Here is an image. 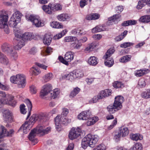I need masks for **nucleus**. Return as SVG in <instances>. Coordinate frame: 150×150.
Instances as JSON below:
<instances>
[{
  "label": "nucleus",
  "mask_w": 150,
  "mask_h": 150,
  "mask_svg": "<svg viewBox=\"0 0 150 150\" xmlns=\"http://www.w3.org/2000/svg\"><path fill=\"white\" fill-rule=\"evenodd\" d=\"M75 41L76 42H78V40H77V38L75 37H72L71 36L66 37V42H73Z\"/></svg>",
  "instance_id": "50"
},
{
  "label": "nucleus",
  "mask_w": 150,
  "mask_h": 150,
  "mask_svg": "<svg viewBox=\"0 0 150 150\" xmlns=\"http://www.w3.org/2000/svg\"><path fill=\"white\" fill-rule=\"evenodd\" d=\"M121 16L120 14H116L112 17L108 18V22L109 23L112 22H115L117 21V20L119 19Z\"/></svg>",
  "instance_id": "35"
},
{
  "label": "nucleus",
  "mask_w": 150,
  "mask_h": 150,
  "mask_svg": "<svg viewBox=\"0 0 150 150\" xmlns=\"http://www.w3.org/2000/svg\"><path fill=\"white\" fill-rule=\"evenodd\" d=\"M35 119L36 121H41L44 118H45V115L42 114H35Z\"/></svg>",
  "instance_id": "52"
},
{
  "label": "nucleus",
  "mask_w": 150,
  "mask_h": 150,
  "mask_svg": "<svg viewBox=\"0 0 150 150\" xmlns=\"http://www.w3.org/2000/svg\"><path fill=\"white\" fill-rule=\"evenodd\" d=\"M42 8L47 14H51L52 13V11H55L62 10V6L59 4L49 3L48 5H43L42 6Z\"/></svg>",
  "instance_id": "6"
},
{
  "label": "nucleus",
  "mask_w": 150,
  "mask_h": 150,
  "mask_svg": "<svg viewBox=\"0 0 150 150\" xmlns=\"http://www.w3.org/2000/svg\"><path fill=\"white\" fill-rule=\"evenodd\" d=\"M98 140V137L97 136H93L91 134H88L82 139L81 146L84 149H86L88 146L93 147Z\"/></svg>",
  "instance_id": "2"
},
{
  "label": "nucleus",
  "mask_w": 150,
  "mask_h": 150,
  "mask_svg": "<svg viewBox=\"0 0 150 150\" xmlns=\"http://www.w3.org/2000/svg\"><path fill=\"white\" fill-rule=\"evenodd\" d=\"M0 62L6 65H8L9 63L8 60L6 57L3 54L0 57Z\"/></svg>",
  "instance_id": "31"
},
{
  "label": "nucleus",
  "mask_w": 150,
  "mask_h": 150,
  "mask_svg": "<svg viewBox=\"0 0 150 150\" xmlns=\"http://www.w3.org/2000/svg\"><path fill=\"white\" fill-rule=\"evenodd\" d=\"M141 96L142 98H150V89H147L142 92Z\"/></svg>",
  "instance_id": "42"
},
{
  "label": "nucleus",
  "mask_w": 150,
  "mask_h": 150,
  "mask_svg": "<svg viewBox=\"0 0 150 150\" xmlns=\"http://www.w3.org/2000/svg\"><path fill=\"white\" fill-rule=\"evenodd\" d=\"M113 86L115 88H122L124 87V85L121 82L116 81L113 83Z\"/></svg>",
  "instance_id": "43"
},
{
  "label": "nucleus",
  "mask_w": 150,
  "mask_h": 150,
  "mask_svg": "<svg viewBox=\"0 0 150 150\" xmlns=\"http://www.w3.org/2000/svg\"><path fill=\"white\" fill-rule=\"evenodd\" d=\"M137 23L136 21L134 20H130L124 21L121 24L122 26H127L130 25H134Z\"/></svg>",
  "instance_id": "28"
},
{
  "label": "nucleus",
  "mask_w": 150,
  "mask_h": 150,
  "mask_svg": "<svg viewBox=\"0 0 150 150\" xmlns=\"http://www.w3.org/2000/svg\"><path fill=\"white\" fill-rule=\"evenodd\" d=\"M87 120L86 124L88 126H90L93 125L98 120V118L97 117H94L90 118L89 117Z\"/></svg>",
  "instance_id": "21"
},
{
  "label": "nucleus",
  "mask_w": 150,
  "mask_h": 150,
  "mask_svg": "<svg viewBox=\"0 0 150 150\" xmlns=\"http://www.w3.org/2000/svg\"><path fill=\"white\" fill-rule=\"evenodd\" d=\"M0 138H2L4 136L11 137L13 134L14 130L11 129L9 131H7L5 127L2 125H0Z\"/></svg>",
  "instance_id": "12"
},
{
  "label": "nucleus",
  "mask_w": 150,
  "mask_h": 150,
  "mask_svg": "<svg viewBox=\"0 0 150 150\" xmlns=\"http://www.w3.org/2000/svg\"><path fill=\"white\" fill-rule=\"evenodd\" d=\"M28 21H30L34 24L36 27H40L44 25V23L41 21L39 17L30 15L29 17Z\"/></svg>",
  "instance_id": "13"
},
{
  "label": "nucleus",
  "mask_w": 150,
  "mask_h": 150,
  "mask_svg": "<svg viewBox=\"0 0 150 150\" xmlns=\"http://www.w3.org/2000/svg\"><path fill=\"white\" fill-rule=\"evenodd\" d=\"M20 74H18L16 76H11L10 78V80L11 82L12 83L16 84L18 80V76H20Z\"/></svg>",
  "instance_id": "46"
},
{
  "label": "nucleus",
  "mask_w": 150,
  "mask_h": 150,
  "mask_svg": "<svg viewBox=\"0 0 150 150\" xmlns=\"http://www.w3.org/2000/svg\"><path fill=\"white\" fill-rule=\"evenodd\" d=\"M8 19V16H4L3 18L0 19V28L4 29V32L7 34L9 33L7 22Z\"/></svg>",
  "instance_id": "11"
},
{
  "label": "nucleus",
  "mask_w": 150,
  "mask_h": 150,
  "mask_svg": "<svg viewBox=\"0 0 150 150\" xmlns=\"http://www.w3.org/2000/svg\"><path fill=\"white\" fill-rule=\"evenodd\" d=\"M44 126L38 125L35 128L32 130L28 136V138L31 141L33 145H35L38 142V139L35 137L36 134L43 132Z\"/></svg>",
  "instance_id": "4"
},
{
  "label": "nucleus",
  "mask_w": 150,
  "mask_h": 150,
  "mask_svg": "<svg viewBox=\"0 0 150 150\" xmlns=\"http://www.w3.org/2000/svg\"><path fill=\"white\" fill-rule=\"evenodd\" d=\"M119 131L122 137H125L127 136L129 133L128 129L126 127H121L119 129Z\"/></svg>",
  "instance_id": "22"
},
{
  "label": "nucleus",
  "mask_w": 150,
  "mask_h": 150,
  "mask_svg": "<svg viewBox=\"0 0 150 150\" xmlns=\"http://www.w3.org/2000/svg\"><path fill=\"white\" fill-rule=\"evenodd\" d=\"M16 36L18 38L17 39V44L14 47L15 50H19L25 45V41L30 40L33 39V34L31 33H25L23 35L15 33Z\"/></svg>",
  "instance_id": "1"
},
{
  "label": "nucleus",
  "mask_w": 150,
  "mask_h": 150,
  "mask_svg": "<svg viewBox=\"0 0 150 150\" xmlns=\"http://www.w3.org/2000/svg\"><path fill=\"white\" fill-rule=\"evenodd\" d=\"M93 46V43H92L89 44L85 49L84 52L86 53L90 52L94 48Z\"/></svg>",
  "instance_id": "48"
},
{
  "label": "nucleus",
  "mask_w": 150,
  "mask_h": 150,
  "mask_svg": "<svg viewBox=\"0 0 150 150\" xmlns=\"http://www.w3.org/2000/svg\"><path fill=\"white\" fill-rule=\"evenodd\" d=\"M143 147L141 143H137L131 148L129 150H142Z\"/></svg>",
  "instance_id": "40"
},
{
  "label": "nucleus",
  "mask_w": 150,
  "mask_h": 150,
  "mask_svg": "<svg viewBox=\"0 0 150 150\" xmlns=\"http://www.w3.org/2000/svg\"><path fill=\"white\" fill-rule=\"evenodd\" d=\"M25 105L23 104H21L20 106L21 113L24 114H25L26 112V110L25 108Z\"/></svg>",
  "instance_id": "58"
},
{
  "label": "nucleus",
  "mask_w": 150,
  "mask_h": 150,
  "mask_svg": "<svg viewBox=\"0 0 150 150\" xmlns=\"http://www.w3.org/2000/svg\"><path fill=\"white\" fill-rule=\"evenodd\" d=\"M59 91L58 88H56L53 90L52 93H51V96L52 98L54 99L57 98L59 94Z\"/></svg>",
  "instance_id": "45"
},
{
  "label": "nucleus",
  "mask_w": 150,
  "mask_h": 150,
  "mask_svg": "<svg viewBox=\"0 0 150 150\" xmlns=\"http://www.w3.org/2000/svg\"><path fill=\"white\" fill-rule=\"evenodd\" d=\"M50 25L53 28H63V26L59 22L53 21L50 23Z\"/></svg>",
  "instance_id": "33"
},
{
  "label": "nucleus",
  "mask_w": 150,
  "mask_h": 150,
  "mask_svg": "<svg viewBox=\"0 0 150 150\" xmlns=\"http://www.w3.org/2000/svg\"><path fill=\"white\" fill-rule=\"evenodd\" d=\"M88 62L89 64L91 65L95 66L98 63L97 58L94 56L91 57L88 60Z\"/></svg>",
  "instance_id": "29"
},
{
  "label": "nucleus",
  "mask_w": 150,
  "mask_h": 150,
  "mask_svg": "<svg viewBox=\"0 0 150 150\" xmlns=\"http://www.w3.org/2000/svg\"><path fill=\"white\" fill-rule=\"evenodd\" d=\"M132 56L130 55H126L122 57L120 59V62L126 63L130 61Z\"/></svg>",
  "instance_id": "36"
},
{
  "label": "nucleus",
  "mask_w": 150,
  "mask_h": 150,
  "mask_svg": "<svg viewBox=\"0 0 150 150\" xmlns=\"http://www.w3.org/2000/svg\"><path fill=\"white\" fill-rule=\"evenodd\" d=\"M80 91V89L78 87L74 88L73 90L71 92L70 96L72 98L74 97Z\"/></svg>",
  "instance_id": "39"
},
{
  "label": "nucleus",
  "mask_w": 150,
  "mask_h": 150,
  "mask_svg": "<svg viewBox=\"0 0 150 150\" xmlns=\"http://www.w3.org/2000/svg\"><path fill=\"white\" fill-rule=\"evenodd\" d=\"M130 137L132 140L137 141L138 140H141L143 139V136L139 134H132L130 135Z\"/></svg>",
  "instance_id": "32"
},
{
  "label": "nucleus",
  "mask_w": 150,
  "mask_h": 150,
  "mask_svg": "<svg viewBox=\"0 0 150 150\" xmlns=\"http://www.w3.org/2000/svg\"><path fill=\"white\" fill-rule=\"evenodd\" d=\"M139 21L142 23H149L150 22V16L149 15L142 16L139 18Z\"/></svg>",
  "instance_id": "30"
},
{
  "label": "nucleus",
  "mask_w": 150,
  "mask_h": 150,
  "mask_svg": "<svg viewBox=\"0 0 150 150\" xmlns=\"http://www.w3.org/2000/svg\"><path fill=\"white\" fill-rule=\"evenodd\" d=\"M124 100V98L122 96H119L115 97V100L114 101H116L117 102H118V103L122 104Z\"/></svg>",
  "instance_id": "51"
},
{
  "label": "nucleus",
  "mask_w": 150,
  "mask_h": 150,
  "mask_svg": "<svg viewBox=\"0 0 150 150\" xmlns=\"http://www.w3.org/2000/svg\"><path fill=\"white\" fill-rule=\"evenodd\" d=\"M117 124V119L115 118L112 121L111 125L109 126L108 128V129L111 130Z\"/></svg>",
  "instance_id": "55"
},
{
  "label": "nucleus",
  "mask_w": 150,
  "mask_h": 150,
  "mask_svg": "<svg viewBox=\"0 0 150 150\" xmlns=\"http://www.w3.org/2000/svg\"><path fill=\"white\" fill-rule=\"evenodd\" d=\"M81 130L80 128H72L69 132V138L71 140L76 139L81 135Z\"/></svg>",
  "instance_id": "10"
},
{
  "label": "nucleus",
  "mask_w": 150,
  "mask_h": 150,
  "mask_svg": "<svg viewBox=\"0 0 150 150\" xmlns=\"http://www.w3.org/2000/svg\"><path fill=\"white\" fill-rule=\"evenodd\" d=\"M100 17V15L98 13H92L88 16L86 18L88 20H96L98 19Z\"/></svg>",
  "instance_id": "27"
},
{
  "label": "nucleus",
  "mask_w": 150,
  "mask_h": 150,
  "mask_svg": "<svg viewBox=\"0 0 150 150\" xmlns=\"http://www.w3.org/2000/svg\"><path fill=\"white\" fill-rule=\"evenodd\" d=\"M105 146L103 144H100L93 149V150H105Z\"/></svg>",
  "instance_id": "57"
},
{
  "label": "nucleus",
  "mask_w": 150,
  "mask_h": 150,
  "mask_svg": "<svg viewBox=\"0 0 150 150\" xmlns=\"http://www.w3.org/2000/svg\"><path fill=\"white\" fill-rule=\"evenodd\" d=\"M146 71L145 70L140 69L137 70L135 71V75L138 77L142 76L144 74H145Z\"/></svg>",
  "instance_id": "41"
},
{
  "label": "nucleus",
  "mask_w": 150,
  "mask_h": 150,
  "mask_svg": "<svg viewBox=\"0 0 150 150\" xmlns=\"http://www.w3.org/2000/svg\"><path fill=\"white\" fill-rule=\"evenodd\" d=\"M3 116L4 120L6 122H11L13 121L12 114L8 110H6L4 111Z\"/></svg>",
  "instance_id": "18"
},
{
  "label": "nucleus",
  "mask_w": 150,
  "mask_h": 150,
  "mask_svg": "<svg viewBox=\"0 0 150 150\" xmlns=\"http://www.w3.org/2000/svg\"><path fill=\"white\" fill-rule=\"evenodd\" d=\"M91 115L89 110L82 112L78 115V119L80 120H86Z\"/></svg>",
  "instance_id": "16"
},
{
  "label": "nucleus",
  "mask_w": 150,
  "mask_h": 150,
  "mask_svg": "<svg viewBox=\"0 0 150 150\" xmlns=\"http://www.w3.org/2000/svg\"><path fill=\"white\" fill-rule=\"evenodd\" d=\"M73 71L75 78L81 77L84 75L82 71L79 69H76Z\"/></svg>",
  "instance_id": "38"
},
{
  "label": "nucleus",
  "mask_w": 150,
  "mask_h": 150,
  "mask_svg": "<svg viewBox=\"0 0 150 150\" xmlns=\"http://www.w3.org/2000/svg\"><path fill=\"white\" fill-rule=\"evenodd\" d=\"M30 90L32 94L36 93L37 91V89L36 87L34 85H32L30 87Z\"/></svg>",
  "instance_id": "61"
},
{
  "label": "nucleus",
  "mask_w": 150,
  "mask_h": 150,
  "mask_svg": "<svg viewBox=\"0 0 150 150\" xmlns=\"http://www.w3.org/2000/svg\"><path fill=\"white\" fill-rule=\"evenodd\" d=\"M88 0H81L80 2V4L81 8H83L87 4Z\"/></svg>",
  "instance_id": "62"
},
{
  "label": "nucleus",
  "mask_w": 150,
  "mask_h": 150,
  "mask_svg": "<svg viewBox=\"0 0 150 150\" xmlns=\"http://www.w3.org/2000/svg\"><path fill=\"white\" fill-rule=\"evenodd\" d=\"M111 94V90L109 89H106L101 91L99 95L102 97V99L103 97H105L109 96Z\"/></svg>",
  "instance_id": "20"
},
{
  "label": "nucleus",
  "mask_w": 150,
  "mask_h": 150,
  "mask_svg": "<svg viewBox=\"0 0 150 150\" xmlns=\"http://www.w3.org/2000/svg\"><path fill=\"white\" fill-rule=\"evenodd\" d=\"M122 107V105L118 102L114 101L113 105L111 104L107 107V110L110 114H113L115 112L121 109Z\"/></svg>",
  "instance_id": "9"
},
{
  "label": "nucleus",
  "mask_w": 150,
  "mask_h": 150,
  "mask_svg": "<svg viewBox=\"0 0 150 150\" xmlns=\"http://www.w3.org/2000/svg\"><path fill=\"white\" fill-rule=\"evenodd\" d=\"M21 13L19 11H16L12 15L8 22V25L11 27L15 28L21 20Z\"/></svg>",
  "instance_id": "7"
},
{
  "label": "nucleus",
  "mask_w": 150,
  "mask_h": 150,
  "mask_svg": "<svg viewBox=\"0 0 150 150\" xmlns=\"http://www.w3.org/2000/svg\"><path fill=\"white\" fill-rule=\"evenodd\" d=\"M53 74L51 73H49L45 75L42 77V81L44 82H47L51 80L53 78Z\"/></svg>",
  "instance_id": "25"
},
{
  "label": "nucleus",
  "mask_w": 150,
  "mask_h": 150,
  "mask_svg": "<svg viewBox=\"0 0 150 150\" xmlns=\"http://www.w3.org/2000/svg\"><path fill=\"white\" fill-rule=\"evenodd\" d=\"M74 53L70 51L66 52V65H68V62H71L74 58Z\"/></svg>",
  "instance_id": "24"
},
{
  "label": "nucleus",
  "mask_w": 150,
  "mask_h": 150,
  "mask_svg": "<svg viewBox=\"0 0 150 150\" xmlns=\"http://www.w3.org/2000/svg\"><path fill=\"white\" fill-rule=\"evenodd\" d=\"M78 34L79 35H85L86 33V32L83 29L78 28Z\"/></svg>",
  "instance_id": "63"
},
{
  "label": "nucleus",
  "mask_w": 150,
  "mask_h": 150,
  "mask_svg": "<svg viewBox=\"0 0 150 150\" xmlns=\"http://www.w3.org/2000/svg\"><path fill=\"white\" fill-rule=\"evenodd\" d=\"M25 103L27 105L28 111V115L26 118V119H27L31 115V111L32 109V105L31 102L28 99H25Z\"/></svg>",
  "instance_id": "19"
},
{
  "label": "nucleus",
  "mask_w": 150,
  "mask_h": 150,
  "mask_svg": "<svg viewBox=\"0 0 150 150\" xmlns=\"http://www.w3.org/2000/svg\"><path fill=\"white\" fill-rule=\"evenodd\" d=\"M64 108V111L61 116L57 115L54 118L56 128L58 131H61L63 126H65L66 123V110Z\"/></svg>",
  "instance_id": "3"
},
{
  "label": "nucleus",
  "mask_w": 150,
  "mask_h": 150,
  "mask_svg": "<svg viewBox=\"0 0 150 150\" xmlns=\"http://www.w3.org/2000/svg\"><path fill=\"white\" fill-rule=\"evenodd\" d=\"M65 33H66V30H64L63 32H61L60 33L54 36V39H60L62 38L64 35L65 34Z\"/></svg>",
  "instance_id": "56"
},
{
  "label": "nucleus",
  "mask_w": 150,
  "mask_h": 150,
  "mask_svg": "<svg viewBox=\"0 0 150 150\" xmlns=\"http://www.w3.org/2000/svg\"><path fill=\"white\" fill-rule=\"evenodd\" d=\"M102 97L99 94L97 96H94L93 98L90 100V102L91 103H95L98 101V100L101 99Z\"/></svg>",
  "instance_id": "53"
},
{
  "label": "nucleus",
  "mask_w": 150,
  "mask_h": 150,
  "mask_svg": "<svg viewBox=\"0 0 150 150\" xmlns=\"http://www.w3.org/2000/svg\"><path fill=\"white\" fill-rule=\"evenodd\" d=\"M57 18L59 21H64L66 20V16L63 14L58 15L57 16Z\"/></svg>",
  "instance_id": "59"
},
{
  "label": "nucleus",
  "mask_w": 150,
  "mask_h": 150,
  "mask_svg": "<svg viewBox=\"0 0 150 150\" xmlns=\"http://www.w3.org/2000/svg\"><path fill=\"white\" fill-rule=\"evenodd\" d=\"M30 72L33 75L36 76L39 74L41 73L39 68L37 67H33L30 70Z\"/></svg>",
  "instance_id": "26"
},
{
  "label": "nucleus",
  "mask_w": 150,
  "mask_h": 150,
  "mask_svg": "<svg viewBox=\"0 0 150 150\" xmlns=\"http://www.w3.org/2000/svg\"><path fill=\"white\" fill-rule=\"evenodd\" d=\"M146 4H147L146 0H140L138 3L137 8L138 9H141Z\"/></svg>",
  "instance_id": "37"
},
{
  "label": "nucleus",
  "mask_w": 150,
  "mask_h": 150,
  "mask_svg": "<svg viewBox=\"0 0 150 150\" xmlns=\"http://www.w3.org/2000/svg\"><path fill=\"white\" fill-rule=\"evenodd\" d=\"M138 85L141 88L145 86L146 83L144 80L143 79H140L138 82Z\"/></svg>",
  "instance_id": "60"
},
{
  "label": "nucleus",
  "mask_w": 150,
  "mask_h": 150,
  "mask_svg": "<svg viewBox=\"0 0 150 150\" xmlns=\"http://www.w3.org/2000/svg\"><path fill=\"white\" fill-rule=\"evenodd\" d=\"M52 40V38L50 36L47 34H45L44 37L43 42L45 45H50Z\"/></svg>",
  "instance_id": "23"
},
{
  "label": "nucleus",
  "mask_w": 150,
  "mask_h": 150,
  "mask_svg": "<svg viewBox=\"0 0 150 150\" xmlns=\"http://www.w3.org/2000/svg\"><path fill=\"white\" fill-rule=\"evenodd\" d=\"M75 78L73 71L70 72L66 76V79L67 80L71 81Z\"/></svg>",
  "instance_id": "49"
},
{
  "label": "nucleus",
  "mask_w": 150,
  "mask_h": 150,
  "mask_svg": "<svg viewBox=\"0 0 150 150\" xmlns=\"http://www.w3.org/2000/svg\"><path fill=\"white\" fill-rule=\"evenodd\" d=\"M123 7L122 6H119L115 8L116 12L118 13H120L123 11Z\"/></svg>",
  "instance_id": "64"
},
{
  "label": "nucleus",
  "mask_w": 150,
  "mask_h": 150,
  "mask_svg": "<svg viewBox=\"0 0 150 150\" xmlns=\"http://www.w3.org/2000/svg\"><path fill=\"white\" fill-rule=\"evenodd\" d=\"M134 43L132 42H125L121 45L120 47L123 48H126L134 45Z\"/></svg>",
  "instance_id": "54"
},
{
  "label": "nucleus",
  "mask_w": 150,
  "mask_h": 150,
  "mask_svg": "<svg viewBox=\"0 0 150 150\" xmlns=\"http://www.w3.org/2000/svg\"><path fill=\"white\" fill-rule=\"evenodd\" d=\"M18 80L16 83L18 86L20 88H24L26 84V77L25 75L22 74H20V76H18Z\"/></svg>",
  "instance_id": "15"
},
{
  "label": "nucleus",
  "mask_w": 150,
  "mask_h": 150,
  "mask_svg": "<svg viewBox=\"0 0 150 150\" xmlns=\"http://www.w3.org/2000/svg\"><path fill=\"white\" fill-rule=\"evenodd\" d=\"M115 51V50L113 48H111L108 50L103 57V58L105 60V65L108 67L112 66L114 64L113 59L110 57L113 54Z\"/></svg>",
  "instance_id": "8"
},
{
  "label": "nucleus",
  "mask_w": 150,
  "mask_h": 150,
  "mask_svg": "<svg viewBox=\"0 0 150 150\" xmlns=\"http://www.w3.org/2000/svg\"><path fill=\"white\" fill-rule=\"evenodd\" d=\"M1 49L3 52L8 54L12 51L13 47L12 45L8 43H5L2 44Z\"/></svg>",
  "instance_id": "17"
},
{
  "label": "nucleus",
  "mask_w": 150,
  "mask_h": 150,
  "mask_svg": "<svg viewBox=\"0 0 150 150\" xmlns=\"http://www.w3.org/2000/svg\"><path fill=\"white\" fill-rule=\"evenodd\" d=\"M35 116V114L33 115L29 121L25 122L20 127L19 130L22 131L25 134H27L36 121Z\"/></svg>",
  "instance_id": "5"
},
{
  "label": "nucleus",
  "mask_w": 150,
  "mask_h": 150,
  "mask_svg": "<svg viewBox=\"0 0 150 150\" xmlns=\"http://www.w3.org/2000/svg\"><path fill=\"white\" fill-rule=\"evenodd\" d=\"M8 54H9L11 57V58L13 59L14 60H16L18 58V55L17 52L15 50H13L11 51V52H9Z\"/></svg>",
  "instance_id": "47"
},
{
  "label": "nucleus",
  "mask_w": 150,
  "mask_h": 150,
  "mask_svg": "<svg viewBox=\"0 0 150 150\" xmlns=\"http://www.w3.org/2000/svg\"><path fill=\"white\" fill-rule=\"evenodd\" d=\"M52 87L51 84L47 83L44 85L43 87V89L40 92V97L42 98H43L52 91Z\"/></svg>",
  "instance_id": "14"
},
{
  "label": "nucleus",
  "mask_w": 150,
  "mask_h": 150,
  "mask_svg": "<svg viewBox=\"0 0 150 150\" xmlns=\"http://www.w3.org/2000/svg\"><path fill=\"white\" fill-rule=\"evenodd\" d=\"M127 33V31L125 30L124 32L121 33V34L116 37L115 39V40L117 41H119L122 40L126 35Z\"/></svg>",
  "instance_id": "44"
},
{
  "label": "nucleus",
  "mask_w": 150,
  "mask_h": 150,
  "mask_svg": "<svg viewBox=\"0 0 150 150\" xmlns=\"http://www.w3.org/2000/svg\"><path fill=\"white\" fill-rule=\"evenodd\" d=\"M14 97L11 96H10L9 98L7 100L6 103L8 104L9 105L14 107L15 106L16 102L13 100Z\"/></svg>",
  "instance_id": "34"
}]
</instances>
